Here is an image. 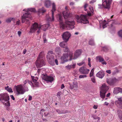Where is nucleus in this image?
I'll return each instance as SVG.
<instances>
[{
    "label": "nucleus",
    "mask_w": 122,
    "mask_h": 122,
    "mask_svg": "<svg viewBox=\"0 0 122 122\" xmlns=\"http://www.w3.org/2000/svg\"><path fill=\"white\" fill-rule=\"evenodd\" d=\"M119 117L120 120H122V111H118Z\"/></svg>",
    "instance_id": "nucleus-29"
},
{
    "label": "nucleus",
    "mask_w": 122,
    "mask_h": 122,
    "mask_svg": "<svg viewBox=\"0 0 122 122\" xmlns=\"http://www.w3.org/2000/svg\"><path fill=\"white\" fill-rule=\"evenodd\" d=\"M59 18V22L61 28L64 29L65 27L67 28L69 30L73 29L74 27V25L75 24L74 21L73 20H66L65 21V24L62 20V16L60 14L58 15ZM57 19H58V15H57Z\"/></svg>",
    "instance_id": "nucleus-2"
},
{
    "label": "nucleus",
    "mask_w": 122,
    "mask_h": 122,
    "mask_svg": "<svg viewBox=\"0 0 122 122\" xmlns=\"http://www.w3.org/2000/svg\"><path fill=\"white\" fill-rule=\"evenodd\" d=\"M50 2L49 0H47L45 1V5L46 7H49L50 5Z\"/></svg>",
    "instance_id": "nucleus-25"
},
{
    "label": "nucleus",
    "mask_w": 122,
    "mask_h": 122,
    "mask_svg": "<svg viewBox=\"0 0 122 122\" xmlns=\"http://www.w3.org/2000/svg\"><path fill=\"white\" fill-rule=\"evenodd\" d=\"M32 98V97L31 96H29V98H28V100L29 101H30L31 100Z\"/></svg>",
    "instance_id": "nucleus-52"
},
{
    "label": "nucleus",
    "mask_w": 122,
    "mask_h": 122,
    "mask_svg": "<svg viewBox=\"0 0 122 122\" xmlns=\"http://www.w3.org/2000/svg\"><path fill=\"white\" fill-rule=\"evenodd\" d=\"M106 72L108 74H110L111 73V70H107L106 71Z\"/></svg>",
    "instance_id": "nucleus-54"
},
{
    "label": "nucleus",
    "mask_w": 122,
    "mask_h": 122,
    "mask_svg": "<svg viewBox=\"0 0 122 122\" xmlns=\"http://www.w3.org/2000/svg\"><path fill=\"white\" fill-rule=\"evenodd\" d=\"M46 12V10L44 9L43 8L42 9H39L38 11V12L39 13V14L41 13H45Z\"/></svg>",
    "instance_id": "nucleus-28"
},
{
    "label": "nucleus",
    "mask_w": 122,
    "mask_h": 122,
    "mask_svg": "<svg viewBox=\"0 0 122 122\" xmlns=\"http://www.w3.org/2000/svg\"><path fill=\"white\" fill-rule=\"evenodd\" d=\"M88 65L89 66V67H91V63L90 62L91 61V59L90 58H88Z\"/></svg>",
    "instance_id": "nucleus-41"
},
{
    "label": "nucleus",
    "mask_w": 122,
    "mask_h": 122,
    "mask_svg": "<svg viewBox=\"0 0 122 122\" xmlns=\"http://www.w3.org/2000/svg\"><path fill=\"white\" fill-rule=\"evenodd\" d=\"M55 62L56 65L58 64V61L56 59L55 60Z\"/></svg>",
    "instance_id": "nucleus-56"
},
{
    "label": "nucleus",
    "mask_w": 122,
    "mask_h": 122,
    "mask_svg": "<svg viewBox=\"0 0 122 122\" xmlns=\"http://www.w3.org/2000/svg\"><path fill=\"white\" fill-rule=\"evenodd\" d=\"M110 95V93H108L106 97H108Z\"/></svg>",
    "instance_id": "nucleus-57"
},
{
    "label": "nucleus",
    "mask_w": 122,
    "mask_h": 122,
    "mask_svg": "<svg viewBox=\"0 0 122 122\" xmlns=\"http://www.w3.org/2000/svg\"><path fill=\"white\" fill-rule=\"evenodd\" d=\"M76 64H74L72 65H68L66 66V68L68 70H69L71 68H75Z\"/></svg>",
    "instance_id": "nucleus-23"
},
{
    "label": "nucleus",
    "mask_w": 122,
    "mask_h": 122,
    "mask_svg": "<svg viewBox=\"0 0 122 122\" xmlns=\"http://www.w3.org/2000/svg\"><path fill=\"white\" fill-rule=\"evenodd\" d=\"M65 87V86L64 85V84H62L61 86V89H63Z\"/></svg>",
    "instance_id": "nucleus-58"
},
{
    "label": "nucleus",
    "mask_w": 122,
    "mask_h": 122,
    "mask_svg": "<svg viewBox=\"0 0 122 122\" xmlns=\"http://www.w3.org/2000/svg\"><path fill=\"white\" fill-rule=\"evenodd\" d=\"M20 20H18V21H17L16 22V24L17 25H19V24H20Z\"/></svg>",
    "instance_id": "nucleus-61"
},
{
    "label": "nucleus",
    "mask_w": 122,
    "mask_h": 122,
    "mask_svg": "<svg viewBox=\"0 0 122 122\" xmlns=\"http://www.w3.org/2000/svg\"><path fill=\"white\" fill-rule=\"evenodd\" d=\"M56 10L55 5L53 3L52 4V18H50L48 19V20L50 21H53L54 20V18L53 17V12L55 11Z\"/></svg>",
    "instance_id": "nucleus-14"
},
{
    "label": "nucleus",
    "mask_w": 122,
    "mask_h": 122,
    "mask_svg": "<svg viewBox=\"0 0 122 122\" xmlns=\"http://www.w3.org/2000/svg\"><path fill=\"white\" fill-rule=\"evenodd\" d=\"M88 6V5L87 4H85L84 6V10L85 11L86 10V7Z\"/></svg>",
    "instance_id": "nucleus-47"
},
{
    "label": "nucleus",
    "mask_w": 122,
    "mask_h": 122,
    "mask_svg": "<svg viewBox=\"0 0 122 122\" xmlns=\"http://www.w3.org/2000/svg\"><path fill=\"white\" fill-rule=\"evenodd\" d=\"M111 0H102V5L103 7L105 8H109Z\"/></svg>",
    "instance_id": "nucleus-11"
},
{
    "label": "nucleus",
    "mask_w": 122,
    "mask_h": 122,
    "mask_svg": "<svg viewBox=\"0 0 122 122\" xmlns=\"http://www.w3.org/2000/svg\"><path fill=\"white\" fill-rule=\"evenodd\" d=\"M41 25L38 24L36 23H34L31 27L30 29V32L33 33L37 29L38 30L37 31L38 33L40 32V30H41Z\"/></svg>",
    "instance_id": "nucleus-6"
},
{
    "label": "nucleus",
    "mask_w": 122,
    "mask_h": 122,
    "mask_svg": "<svg viewBox=\"0 0 122 122\" xmlns=\"http://www.w3.org/2000/svg\"><path fill=\"white\" fill-rule=\"evenodd\" d=\"M92 117H93L94 119H97V117L95 115H93L92 116Z\"/></svg>",
    "instance_id": "nucleus-45"
},
{
    "label": "nucleus",
    "mask_w": 122,
    "mask_h": 122,
    "mask_svg": "<svg viewBox=\"0 0 122 122\" xmlns=\"http://www.w3.org/2000/svg\"><path fill=\"white\" fill-rule=\"evenodd\" d=\"M96 1V0H92L90 1V4H92L95 2Z\"/></svg>",
    "instance_id": "nucleus-49"
},
{
    "label": "nucleus",
    "mask_w": 122,
    "mask_h": 122,
    "mask_svg": "<svg viewBox=\"0 0 122 122\" xmlns=\"http://www.w3.org/2000/svg\"><path fill=\"white\" fill-rule=\"evenodd\" d=\"M21 32L20 31H18V32L17 33L19 36H20L21 34Z\"/></svg>",
    "instance_id": "nucleus-51"
},
{
    "label": "nucleus",
    "mask_w": 122,
    "mask_h": 122,
    "mask_svg": "<svg viewBox=\"0 0 122 122\" xmlns=\"http://www.w3.org/2000/svg\"><path fill=\"white\" fill-rule=\"evenodd\" d=\"M94 69H92L91 71V72L90 74V77H92V76H93L94 74Z\"/></svg>",
    "instance_id": "nucleus-34"
},
{
    "label": "nucleus",
    "mask_w": 122,
    "mask_h": 122,
    "mask_svg": "<svg viewBox=\"0 0 122 122\" xmlns=\"http://www.w3.org/2000/svg\"><path fill=\"white\" fill-rule=\"evenodd\" d=\"M81 50H77L76 51L74 54V57L73 59H75L77 58L81 55Z\"/></svg>",
    "instance_id": "nucleus-15"
},
{
    "label": "nucleus",
    "mask_w": 122,
    "mask_h": 122,
    "mask_svg": "<svg viewBox=\"0 0 122 122\" xmlns=\"http://www.w3.org/2000/svg\"><path fill=\"white\" fill-rule=\"evenodd\" d=\"M33 89H35L37 87H38L39 86V84H32L31 85Z\"/></svg>",
    "instance_id": "nucleus-33"
},
{
    "label": "nucleus",
    "mask_w": 122,
    "mask_h": 122,
    "mask_svg": "<svg viewBox=\"0 0 122 122\" xmlns=\"http://www.w3.org/2000/svg\"><path fill=\"white\" fill-rule=\"evenodd\" d=\"M24 82V84H30L31 83V81L28 80H26Z\"/></svg>",
    "instance_id": "nucleus-35"
},
{
    "label": "nucleus",
    "mask_w": 122,
    "mask_h": 122,
    "mask_svg": "<svg viewBox=\"0 0 122 122\" xmlns=\"http://www.w3.org/2000/svg\"><path fill=\"white\" fill-rule=\"evenodd\" d=\"M74 4V3L72 2H71L70 3V5H73Z\"/></svg>",
    "instance_id": "nucleus-62"
},
{
    "label": "nucleus",
    "mask_w": 122,
    "mask_h": 122,
    "mask_svg": "<svg viewBox=\"0 0 122 122\" xmlns=\"http://www.w3.org/2000/svg\"><path fill=\"white\" fill-rule=\"evenodd\" d=\"M119 36L122 38V30H120L118 33Z\"/></svg>",
    "instance_id": "nucleus-36"
},
{
    "label": "nucleus",
    "mask_w": 122,
    "mask_h": 122,
    "mask_svg": "<svg viewBox=\"0 0 122 122\" xmlns=\"http://www.w3.org/2000/svg\"><path fill=\"white\" fill-rule=\"evenodd\" d=\"M118 100L116 101L115 103L118 106H122V97L117 98Z\"/></svg>",
    "instance_id": "nucleus-18"
},
{
    "label": "nucleus",
    "mask_w": 122,
    "mask_h": 122,
    "mask_svg": "<svg viewBox=\"0 0 122 122\" xmlns=\"http://www.w3.org/2000/svg\"><path fill=\"white\" fill-rule=\"evenodd\" d=\"M49 24H47L44 25H41V29L43 30L44 31H46L49 27Z\"/></svg>",
    "instance_id": "nucleus-20"
},
{
    "label": "nucleus",
    "mask_w": 122,
    "mask_h": 122,
    "mask_svg": "<svg viewBox=\"0 0 122 122\" xmlns=\"http://www.w3.org/2000/svg\"><path fill=\"white\" fill-rule=\"evenodd\" d=\"M107 92L100 91V95L101 98L104 99L105 97L106 93Z\"/></svg>",
    "instance_id": "nucleus-24"
},
{
    "label": "nucleus",
    "mask_w": 122,
    "mask_h": 122,
    "mask_svg": "<svg viewBox=\"0 0 122 122\" xmlns=\"http://www.w3.org/2000/svg\"><path fill=\"white\" fill-rule=\"evenodd\" d=\"M10 97L8 94L6 93L0 94V101L3 104L5 103L6 106H9L10 103L9 101Z\"/></svg>",
    "instance_id": "nucleus-3"
},
{
    "label": "nucleus",
    "mask_w": 122,
    "mask_h": 122,
    "mask_svg": "<svg viewBox=\"0 0 122 122\" xmlns=\"http://www.w3.org/2000/svg\"><path fill=\"white\" fill-rule=\"evenodd\" d=\"M98 6H99V8H102V7H103V5L102 6L101 5H100V4Z\"/></svg>",
    "instance_id": "nucleus-55"
},
{
    "label": "nucleus",
    "mask_w": 122,
    "mask_h": 122,
    "mask_svg": "<svg viewBox=\"0 0 122 122\" xmlns=\"http://www.w3.org/2000/svg\"><path fill=\"white\" fill-rule=\"evenodd\" d=\"M108 104H109L107 102H105L104 103V104L107 106L108 105Z\"/></svg>",
    "instance_id": "nucleus-59"
},
{
    "label": "nucleus",
    "mask_w": 122,
    "mask_h": 122,
    "mask_svg": "<svg viewBox=\"0 0 122 122\" xmlns=\"http://www.w3.org/2000/svg\"><path fill=\"white\" fill-rule=\"evenodd\" d=\"M58 49V48H56V50H55V51H56V54H57V55H56V57H57L58 56V51H57V49Z\"/></svg>",
    "instance_id": "nucleus-46"
},
{
    "label": "nucleus",
    "mask_w": 122,
    "mask_h": 122,
    "mask_svg": "<svg viewBox=\"0 0 122 122\" xmlns=\"http://www.w3.org/2000/svg\"><path fill=\"white\" fill-rule=\"evenodd\" d=\"M87 15H81L80 16L77 15H76L75 16V18L76 19L78 23H83L85 24L88 23L89 22L87 18Z\"/></svg>",
    "instance_id": "nucleus-4"
},
{
    "label": "nucleus",
    "mask_w": 122,
    "mask_h": 122,
    "mask_svg": "<svg viewBox=\"0 0 122 122\" xmlns=\"http://www.w3.org/2000/svg\"><path fill=\"white\" fill-rule=\"evenodd\" d=\"M23 11H26L29 12H35L36 11L35 9L33 8H30L27 9H25L23 10Z\"/></svg>",
    "instance_id": "nucleus-22"
},
{
    "label": "nucleus",
    "mask_w": 122,
    "mask_h": 122,
    "mask_svg": "<svg viewBox=\"0 0 122 122\" xmlns=\"http://www.w3.org/2000/svg\"><path fill=\"white\" fill-rule=\"evenodd\" d=\"M25 12H23V14L22 17V20L23 23L24 22L25 20H27L26 19L30 18L31 15L28 12L25 11Z\"/></svg>",
    "instance_id": "nucleus-10"
},
{
    "label": "nucleus",
    "mask_w": 122,
    "mask_h": 122,
    "mask_svg": "<svg viewBox=\"0 0 122 122\" xmlns=\"http://www.w3.org/2000/svg\"><path fill=\"white\" fill-rule=\"evenodd\" d=\"M100 89V91L107 92L109 89V87L106 84H102Z\"/></svg>",
    "instance_id": "nucleus-13"
},
{
    "label": "nucleus",
    "mask_w": 122,
    "mask_h": 122,
    "mask_svg": "<svg viewBox=\"0 0 122 122\" xmlns=\"http://www.w3.org/2000/svg\"><path fill=\"white\" fill-rule=\"evenodd\" d=\"M110 80L111 81V83L116 81H117V80L115 78H114L113 79H112V80L111 79H110Z\"/></svg>",
    "instance_id": "nucleus-43"
},
{
    "label": "nucleus",
    "mask_w": 122,
    "mask_h": 122,
    "mask_svg": "<svg viewBox=\"0 0 122 122\" xmlns=\"http://www.w3.org/2000/svg\"><path fill=\"white\" fill-rule=\"evenodd\" d=\"M104 73L102 71H100L98 72L96 74V76L98 77L102 78L104 76Z\"/></svg>",
    "instance_id": "nucleus-16"
},
{
    "label": "nucleus",
    "mask_w": 122,
    "mask_h": 122,
    "mask_svg": "<svg viewBox=\"0 0 122 122\" xmlns=\"http://www.w3.org/2000/svg\"><path fill=\"white\" fill-rule=\"evenodd\" d=\"M93 108L95 109H97V106L95 105L93 106Z\"/></svg>",
    "instance_id": "nucleus-60"
},
{
    "label": "nucleus",
    "mask_w": 122,
    "mask_h": 122,
    "mask_svg": "<svg viewBox=\"0 0 122 122\" xmlns=\"http://www.w3.org/2000/svg\"><path fill=\"white\" fill-rule=\"evenodd\" d=\"M91 77L92 81L94 83H95L96 82L94 76H92Z\"/></svg>",
    "instance_id": "nucleus-37"
},
{
    "label": "nucleus",
    "mask_w": 122,
    "mask_h": 122,
    "mask_svg": "<svg viewBox=\"0 0 122 122\" xmlns=\"http://www.w3.org/2000/svg\"><path fill=\"white\" fill-rule=\"evenodd\" d=\"M87 77L86 75H80L79 76V78H86Z\"/></svg>",
    "instance_id": "nucleus-38"
},
{
    "label": "nucleus",
    "mask_w": 122,
    "mask_h": 122,
    "mask_svg": "<svg viewBox=\"0 0 122 122\" xmlns=\"http://www.w3.org/2000/svg\"><path fill=\"white\" fill-rule=\"evenodd\" d=\"M107 22L105 20H104L102 22V25L103 28H104L106 27L107 26Z\"/></svg>",
    "instance_id": "nucleus-26"
},
{
    "label": "nucleus",
    "mask_w": 122,
    "mask_h": 122,
    "mask_svg": "<svg viewBox=\"0 0 122 122\" xmlns=\"http://www.w3.org/2000/svg\"><path fill=\"white\" fill-rule=\"evenodd\" d=\"M97 119H98V121H100V118L99 117H97Z\"/></svg>",
    "instance_id": "nucleus-63"
},
{
    "label": "nucleus",
    "mask_w": 122,
    "mask_h": 122,
    "mask_svg": "<svg viewBox=\"0 0 122 122\" xmlns=\"http://www.w3.org/2000/svg\"><path fill=\"white\" fill-rule=\"evenodd\" d=\"M40 54L36 62V65L37 68L40 67L45 65V62L42 59H40Z\"/></svg>",
    "instance_id": "nucleus-7"
},
{
    "label": "nucleus",
    "mask_w": 122,
    "mask_h": 122,
    "mask_svg": "<svg viewBox=\"0 0 122 122\" xmlns=\"http://www.w3.org/2000/svg\"><path fill=\"white\" fill-rule=\"evenodd\" d=\"M71 36L70 33L68 31H66L63 33L62 35V37L63 40L65 42H67Z\"/></svg>",
    "instance_id": "nucleus-9"
},
{
    "label": "nucleus",
    "mask_w": 122,
    "mask_h": 122,
    "mask_svg": "<svg viewBox=\"0 0 122 122\" xmlns=\"http://www.w3.org/2000/svg\"><path fill=\"white\" fill-rule=\"evenodd\" d=\"M84 61H82L81 63H77V64L79 66H81L82 65L84 64Z\"/></svg>",
    "instance_id": "nucleus-44"
},
{
    "label": "nucleus",
    "mask_w": 122,
    "mask_h": 122,
    "mask_svg": "<svg viewBox=\"0 0 122 122\" xmlns=\"http://www.w3.org/2000/svg\"><path fill=\"white\" fill-rule=\"evenodd\" d=\"M14 88L16 90L18 95L23 94L25 92V89L24 85L20 84L17 86H15Z\"/></svg>",
    "instance_id": "nucleus-5"
},
{
    "label": "nucleus",
    "mask_w": 122,
    "mask_h": 122,
    "mask_svg": "<svg viewBox=\"0 0 122 122\" xmlns=\"http://www.w3.org/2000/svg\"><path fill=\"white\" fill-rule=\"evenodd\" d=\"M54 76H47L46 75H43L42 77L43 79L46 81L51 82L54 80Z\"/></svg>",
    "instance_id": "nucleus-8"
},
{
    "label": "nucleus",
    "mask_w": 122,
    "mask_h": 122,
    "mask_svg": "<svg viewBox=\"0 0 122 122\" xmlns=\"http://www.w3.org/2000/svg\"><path fill=\"white\" fill-rule=\"evenodd\" d=\"M89 9L92 13H93L94 12V10L93 8L91 6H90L89 8Z\"/></svg>",
    "instance_id": "nucleus-39"
},
{
    "label": "nucleus",
    "mask_w": 122,
    "mask_h": 122,
    "mask_svg": "<svg viewBox=\"0 0 122 122\" xmlns=\"http://www.w3.org/2000/svg\"><path fill=\"white\" fill-rule=\"evenodd\" d=\"M104 60L102 58L100 57L99 58V61L100 62H102L103 61H104Z\"/></svg>",
    "instance_id": "nucleus-48"
},
{
    "label": "nucleus",
    "mask_w": 122,
    "mask_h": 122,
    "mask_svg": "<svg viewBox=\"0 0 122 122\" xmlns=\"http://www.w3.org/2000/svg\"><path fill=\"white\" fill-rule=\"evenodd\" d=\"M62 93L61 92H58L57 94V96L59 99H60L61 97Z\"/></svg>",
    "instance_id": "nucleus-31"
},
{
    "label": "nucleus",
    "mask_w": 122,
    "mask_h": 122,
    "mask_svg": "<svg viewBox=\"0 0 122 122\" xmlns=\"http://www.w3.org/2000/svg\"><path fill=\"white\" fill-rule=\"evenodd\" d=\"M53 53V52L52 51H50L48 52L47 56V58L48 61L53 58V56L52 55Z\"/></svg>",
    "instance_id": "nucleus-17"
},
{
    "label": "nucleus",
    "mask_w": 122,
    "mask_h": 122,
    "mask_svg": "<svg viewBox=\"0 0 122 122\" xmlns=\"http://www.w3.org/2000/svg\"><path fill=\"white\" fill-rule=\"evenodd\" d=\"M56 111L58 114L63 113L62 111H60L58 109H56Z\"/></svg>",
    "instance_id": "nucleus-42"
},
{
    "label": "nucleus",
    "mask_w": 122,
    "mask_h": 122,
    "mask_svg": "<svg viewBox=\"0 0 122 122\" xmlns=\"http://www.w3.org/2000/svg\"><path fill=\"white\" fill-rule=\"evenodd\" d=\"M10 97L13 100H15V98L13 95H11L10 96Z\"/></svg>",
    "instance_id": "nucleus-50"
},
{
    "label": "nucleus",
    "mask_w": 122,
    "mask_h": 122,
    "mask_svg": "<svg viewBox=\"0 0 122 122\" xmlns=\"http://www.w3.org/2000/svg\"><path fill=\"white\" fill-rule=\"evenodd\" d=\"M79 71L81 74H87L89 73V70L85 67H82L79 69Z\"/></svg>",
    "instance_id": "nucleus-12"
},
{
    "label": "nucleus",
    "mask_w": 122,
    "mask_h": 122,
    "mask_svg": "<svg viewBox=\"0 0 122 122\" xmlns=\"http://www.w3.org/2000/svg\"><path fill=\"white\" fill-rule=\"evenodd\" d=\"M103 64H106L107 63L106 62L104 61H104H103L101 62Z\"/></svg>",
    "instance_id": "nucleus-53"
},
{
    "label": "nucleus",
    "mask_w": 122,
    "mask_h": 122,
    "mask_svg": "<svg viewBox=\"0 0 122 122\" xmlns=\"http://www.w3.org/2000/svg\"><path fill=\"white\" fill-rule=\"evenodd\" d=\"M15 20V19L14 18H7L6 20V21L7 23L10 22L11 20L14 21Z\"/></svg>",
    "instance_id": "nucleus-27"
},
{
    "label": "nucleus",
    "mask_w": 122,
    "mask_h": 122,
    "mask_svg": "<svg viewBox=\"0 0 122 122\" xmlns=\"http://www.w3.org/2000/svg\"><path fill=\"white\" fill-rule=\"evenodd\" d=\"M63 14L64 18L66 19L68 18L70 13L69 11H66L63 12Z\"/></svg>",
    "instance_id": "nucleus-21"
},
{
    "label": "nucleus",
    "mask_w": 122,
    "mask_h": 122,
    "mask_svg": "<svg viewBox=\"0 0 122 122\" xmlns=\"http://www.w3.org/2000/svg\"><path fill=\"white\" fill-rule=\"evenodd\" d=\"M31 77L32 79L34 82H36L37 81L38 79L37 77H35L32 76H31Z\"/></svg>",
    "instance_id": "nucleus-30"
},
{
    "label": "nucleus",
    "mask_w": 122,
    "mask_h": 122,
    "mask_svg": "<svg viewBox=\"0 0 122 122\" xmlns=\"http://www.w3.org/2000/svg\"><path fill=\"white\" fill-rule=\"evenodd\" d=\"M113 92L115 94H117L119 92H122V89L119 87L114 88Z\"/></svg>",
    "instance_id": "nucleus-19"
},
{
    "label": "nucleus",
    "mask_w": 122,
    "mask_h": 122,
    "mask_svg": "<svg viewBox=\"0 0 122 122\" xmlns=\"http://www.w3.org/2000/svg\"><path fill=\"white\" fill-rule=\"evenodd\" d=\"M88 15L89 16H90L91 15V14L90 13H88Z\"/></svg>",
    "instance_id": "nucleus-64"
},
{
    "label": "nucleus",
    "mask_w": 122,
    "mask_h": 122,
    "mask_svg": "<svg viewBox=\"0 0 122 122\" xmlns=\"http://www.w3.org/2000/svg\"><path fill=\"white\" fill-rule=\"evenodd\" d=\"M5 89L9 92H13L11 88H9L8 86H7V87H5Z\"/></svg>",
    "instance_id": "nucleus-32"
},
{
    "label": "nucleus",
    "mask_w": 122,
    "mask_h": 122,
    "mask_svg": "<svg viewBox=\"0 0 122 122\" xmlns=\"http://www.w3.org/2000/svg\"><path fill=\"white\" fill-rule=\"evenodd\" d=\"M89 44L91 45H93L94 44V42L92 40L90 41L89 42Z\"/></svg>",
    "instance_id": "nucleus-40"
},
{
    "label": "nucleus",
    "mask_w": 122,
    "mask_h": 122,
    "mask_svg": "<svg viewBox=\"0 0 122 122\" xmlns=\"http://www.w3.org/2000/svg\"><path fill=\"white\" fill-rule=\"evenodd\" d=\"M60 46L64 48V49L65 53L63 54V55L61 57V59L62 61V63L67 61L68 60H71L72 59V54L69 52L67 46L66 42H62L60 44Z\"/></svg>",
    "instance_id": "nucleus-1"
}]
</instances>
